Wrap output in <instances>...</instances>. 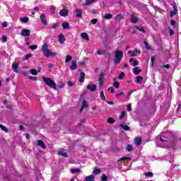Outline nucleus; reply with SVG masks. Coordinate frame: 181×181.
Listing matches in <instances>:
<instances>
[{
  "label": "nucleus",
  "instance_id": "338daca9",
  "mask_svg": "<svg viewBox=\"0 0 181 181\" xmlns=\"http://www.w3.org/2000/svg\"><path fill=\"white\" fill-rule=\"evenodd\" d=\"M2 27H3V28H7V27H8V23H5V22L3 23H2Z\"/></svg>",
  "mask_w": 181,
  "mask_h": 181
},
{
  "label": "nucleus",
  "instance_id": "9d476101",
  "mask_svg": "<svg viewBox=\"0 0 181 181\" xmlns=\"http://www.w3.org/2000/svg\"><path fill=\"white\" fill-rule=\"evenodd\" d=\"M87 89L90 91H95L97 90V86L94 84H89L87 86Z\"/></svg>",
  "mask_w": 181,
  "mask_h": 181
},
{
  "label": "nucleus",
  "instance_id": "72a5a7b5",
  "mask_svg": "<svg viewBox=\"0 0 181 181\" xmlns=\"http://www.w3.org/2000/svg\"><path fill=\"white\" fill-rule=\"evenodd\" d=\"M113 87L117 89L119 88V82L115 81V83H113Z\"/></svg>",
  "mask_w": 181,
  "mask_h": 181
},
{
  "label": "nucleus",
  "instance_id": "4d7b16f0",
  "mask_svg": "<svg viewBox=\"0 0 181 181\" xmlns=\"http://www.w3.org/2000/svg\"><path fill=\"white\" fill-rule=\"evenodd\" d=\"M78 64H79V66H84V64H86V62L81 61V62H78Z\"/></svg>",
  "mask_w": 181,
  "mask_h": 181
},
{
  "label": "nucleus",
  "instance_id": "aec40b11",
  "mask_svg": "<svg viewBox=\"0 0 181 181\" xmlns=\"http://www.w3.org/2000/svg\"><path fill=\"white\" fill-rule=\"evenodd\" d=\"M86 78V74L84 72H81L79 81L80 83H84V78Z\"/></svg>",
  "mask_w": 181,
  "mask_h": 181
},
{
  "label": "nucleus",
  "instance_id": "ddd939ff",
  "mask_svg": "<svg viewBox=\"0 0 181 181\" xmlns=\"http://www.w3.org/2000/svg\"><path fill=\"white\" fill-rule=\"evenodd\" d=\"M13 70L15 73H18V69H19V62H15L12 64Z\"/></svg>",
  "mask_w": 181,
  "mask_h": 181
},
{
  "label": "nucleus",
  "instance_id": "6ab92c4d",
  "mask_svg": "<svg viewBox=\"0 0 181 181\" xmlns=\"http://www.w3.org/2000/svg\"><path fill=\"white\" fill-rule=\"evenodd\" d=\"M59 155L61 156H64V158H67V153L64 151V150L62 149L59 151H58Z\"/></svg>",
  "mask_w": 181,
  "mask_h": 181
},
{
  "label": "nucleus",
  "instance_id": "393cba45",
  "mask_svg": "<svg viewBox=\"0 0 181 181\" xmlns=\"http://www.w3.org/2000/svg\"><path fill=\"white\" fill-rule=\"evenodd\" d=\"M112 18V14L111 13H107V14H105L103 17V19H106L107 21H110V19H111Z\"/></svg>",
  "mask_w": 181,
  "mask_h": 181
},
{
  "label": "nucleus",
  "instance_id": "37998d69",
  "mask_svg": "<svg viewBox=\"0 0 181 181\" xmlns=\"http://www.w3.org/2000/svg\"><path fill=\"white\" fill-rule=\"evenodd\" d=\"M107 180H108V177L105 174H103L102 181H107Z\"/></svg>",
  "mask_w": 181,
  "mask_h": 181
},
{
  "label": "nucleus",
  "instance_id": "6e6d98bb",
  "mask_svg": "<svg viewBox=\"0 0 181 181\" xmlns=\"http://www.w3.org/2000/svg\"><path fill=\"white\" fill-rule=\"evenodd\" d=\"M25 42L26 46H29V45H30V42H29V38H25Z\"/></svg>",
  "mask_w": 181,
  "mask_h": 181
},
{
  "label": "nucleus",
  "instance_id": "7ed1b4c3",
  "mask_svg": "<svg viewBox=\"0 0 181 181\" xmlns=\"http://www.w3.org/2000/svg\"><path fill=\"white\" fill-rule=\"evenodd\" d=\"M122 57H124V52L121 50H116L115 57L114 59L115 64H119L121 63V60H122Z\"/></svg>",
  "mask_w": 181,
  "mask_h": 181
},
{
  "label": "nucleus",
  "instance_id": "774afa93",
  "mask_svg": "<svg viewBox=\"0 0 181 181\" xmlns=\"http://www.w3.org/2000/svg\"><path fill=\"white\" fill-rule=\"evenodd\" d=\"M163 67H164L165 69H170V65L166 64V65L163 66Z\"/></svg>",
  "mask_w": 181,
  "mask_h": 181
},
{
  "label": "nucleus",
  "instance_id": "0eeeda50",
  "mask_svg": "<svg viewBox=\"0 0 181 181\" xmlns=\"http://www.w3.org/2000/svg\"><path fill=\"white\" fill-rule=\"evenodd\" d=\"M59 15L60 16H63L64 18H66V16H69V9L63 8L60 10Z\"/></svg>",
  "mask_w": 181,
  "mask_h": 181
},
{
  "label": "nucleus",
  "instance_id": "f03ea898",
  "mask_svg": "<svg viewBox=\"0 0 181 181\" xmlns=\"http://www.w3.org/2000/svg\"><path fill=\"white\" fill-rule=\"evenodd\" d=\"M48 47L49 46L46 43L42 45V50L44 56H45V57H54L57 53L50 52Z\"/></svg>",
  "mask_w": 181,
  "mask_h": 181
},
{
  "label": "nucleus",
  "instance_id": "ea45409f",
  "mask_svg": "<svg viewBox=\"0 0 181 181\" xmlns=\"http://www.w3.org/2000/svg\"><path fill=\"white\" fill-rule=\"evenodd\" d=\"M134 71L135 74L138 75V74H139V73H141V69H138V67H135L134 69Z\"/></svg>",
  "mask_w": 181,
  "mask_h": 181
},
{
  "label": "nucleus",
  "instance_id": "603ef678",
  "mask_svg": "<svg viewBox=\"0 0 181 181\" xmlns=\"http://www.w3.org/2000/svg\"><path fill=\"white\" fill-rule=\"evenodd\" d=\"M168 30L170 36H173V35H175V32H173V30H172V28H169Z\"/></svg>",
  "mask_w": 181,
  "mask_h": 181
},
{
  "label": "nucleus",
  "instance_id": "473e14b6",
  "mask_svg": "<svg viewBox=\"0 0 181 181\" xmlns=\"http://www.w3.org/2000/svg\"><path fill=\"white\" fill-rule=\"evenodd\" d=\"M30 71L33 76H37V71L36 69H30Z\"/></svg>",
  "mask_w": 181,
  "mask_h": 181
},
{
  "label": "nucleus",
  "instance_id": "4be33fe9",
  "mask_svg": "<svg viewBox=\"0 0 181 181\" xmlns=\"http://www.w3.org/2000/svg\"><path fill=\"white\" fill-rule=\"evenodd\" d=\"M119 127L122 128V129H124V131H129V129H131L128 125L124 124H120Z\"/></svg>",
  "mask_w": 181,
  "mask_h": 181
},
{
  "label": "nucleus",
  "instance_id": "58836bf2",
  "mask_svg": "<svg viewBox=\"0 0 181 181\" xmlns=\"http://www.w3.org/2000/svg\"><path fill=\"white\" fill-rule=\"evenodd\" d=\"M88 105L86 102H83L81 107V112H83V110H84V108L87 107Z\"/></svg>",
  "mask_w": 181,
  "mask_h": 181
},
{
  "label": "nucleus",
  "instance_id": "2eb2a0df",
  "mask_svg": "<svg viewBox=\"0 0 181 181\" xmlns=\"http://www.w3.org/2000/svg\"><path fill=\"white\" fill-rule=\"evenodd\" d=\"M173 11H170V16L173 17L176 15V13H177V7H176V6H173Z\"/></svg>",
  "mask_w": 181,
  "mask_h": 181
},
{
  "label": "nucleus",
  "instance_id": "c03bdc74",
  "mask_svg": "<svg viewBox=\"0 0 181 181\" xmlns=\"http://www.w3.org/2000/svg\"><path fill=\"white\" fill-rule=\"evenodd\" d=\"M0 128H1V129H2V131H4V132H8V129H6V127H5V126H4L1 124H0Z\"/></svg>",
  "mask_w": 181,
  "mask_h": 181
},
{
  "label": "nucleus",
  "instance_id": "412c9836",
  "mask_svg": "<svg viewBox=\"0 0 181 181\" xmlns=\"http://www.w3.org/2000/svg\"><path fill=\"white\" fill-rule=\"evenodd\" d=\"M93 2H97V0H86L85 1V6H88V5H91Z\"/></svg>",
  "mask_w": 181,
  "mask_h": 181
},
{
  "label": "nucleus",
  "instance_id": "dca6fc26",
  "mask_svg": "<svg viewBox=\"0 0 181 181\" xmlns=\"http://www.w3.org/2000/svg\"><path fill=\"white\" fill-rule=\"evenodd\" d=\"M76 18H83V10L76 9Z\"/></svg>",
  "mask_w": 181,
  "mask_h": 181
},
{
  "label": "nucleus",
  "instance_id": "bb28decb",
  "mask_svg": "<svg viewBox=\"0 0 181 181\" xmlns=\"http://www.w3.org/2000/svg\"><path fill=\"white\" fill-rule=\"evenodd\" d=\"M71 59H73V57H71V55H67L65 59V63H69V62H71Z\"/></svg>",
  "mask_w": 181,
  "mask_h": 181
},
{
  "label": "nucleus",
  "instance_id": "79ce46f5",
  "mask_svg": "<svg viewBox=\"0 0 181 181\" xmlns=\"http://www.w3.org/2000/svg\"><path fill=\"white\" fill-rule=\"evenodd\" d=\"M136 29H138V30H140V32H142L143 33H145V29H144V28L142 27H138V26H135Z\"/></svg>",
  "mask_w": 181,
  "mask_h": 181
},
{
  "label": "nucleus",
  "instance_id": "c9c22d12",
  "mask_svg": "<svg viewBox=\"0 0 181 181\" xmlns=\"http://www.w3.org/2000/svg\"><path fill=\"white\" fill-rule=\"evenodd\" d=\"M144 43H145L146 49L147 50H152V47L151 45H148V42H144Z\"/></svg>",
  "mask_w": 181,
  "mask_h": 181
},
{
  "label": "nucleus",
  "instance_id": "b1692460",
  "mask_svg": "<svg viewBox=\"0 0 181 181\" xmlns=\"http://www.w3.org/2000/svg\"><path fill=\"white\" fill-rule=\"evenodd\" d=\"M20 22H21L22 23H28L29 22V18L28 17L21 18Z\"/></svg>",
  "mask_w": 181,
  "mask_h": 181
},
{
  "label": "nucleus",
  "instance_id": "052dcab7",
  "mask_svg": "<svg viewBox=\"0 0 181 181\" xmlns=\"http://www.w3.org/2000/svg\"><path fill=\"white\" fill-rule=\"evenodd\" d=\"M30 80H33V81H37V78H36V77L34 76H30L29 77Z\"/></svg>",
  "mask_w": 181,
  "mask_h": 181
},
{
  "label": "nucleus",
  "instance_id": "e433bc0d",
  "mask_svg": "<svg viewBox=\"0 0 181 181\" xmlns=\"http://www.w3.org/2000/svg\"><path fill=\"white\" fill-rule=\"evenodd\" d=\"M144 175L146 177H152L153 176V174L151 172L145 173Z\"/></svg>",
  "mask_w": 181,
  "mask_h": 181
},
{
  "label": "nucleus",
  "instance_id": "9b49d317",
  "mask_svg": "<svg viewBox=\"0 0 181 181\" xmlns=\"http://www.w3.org/2000/svg\"><path fill=\"white\" fill-rule=\"evenodd\" d=\"M64 40H66V38H64V35L63 34H60L58 36L59 43H60L61 45H63V43H64Z\"/></svg>",
  "mask_w": 181,
  "mask_h": 181
},
{
  "label": "nucleus",
  "instance_id": "69168bd1",
  "mask_svg": "<svg viewBox=\"0 0 181 181\" xmlns=\"http://www.w3.org/2000/svg\"><path fill=\"white\" fill-rule=\"evenodd\" d=\"M180 108H181V104H179L177 108V112H179V111H180Z\"/></svg>",
  "mask_w": 181,
  "mask_h": 181
},
{
  "label": "nucleus",
  "instance_id": "5701e85b",
  "mask_svg": "<svg viewBox=\"0 0 181 181\" xmlns=\"http://www.w3.org/2000/svg\"><path fill=\"white\" fill-rule=\"evenodd\" d=\"M81 36L82 39H85V40H90V38L88 37V35L87 34V33H82L81 34Z\"/></svg>",
  "mask_w": 181,
  "mask_h": 181
},
{
  "label": "nucleus",
  "instance_id": "423d86ee",
  "mask_svg": "<svg viewBox=\"0 0 181 181\" xmlns=\"http://www.w3.org/2000/svg\"><path fill=\"white\" fill-rule=\"evenodd\" d=\"M21 35L23 37H29L30 36V30L29 29H23L21 33Z\"/></svg>",
  "mask_w": 181,
  "mask_h": 181
},
{
  "label": "nucleus",
  "instance_id": "2f4dec72",
  "mask_svg": "<svg viewBox=\"0 0 181 181\" xmlns=\"http://www.w3.org/2000/svg\"><path fill=\"white\" fill-rule=\"evenodd\" d=\"M100 97L103 101H105V95H104V91L100 92Z\"/></svg>",
  "mask_w": 181,
  "mask_h": 181
},
{
  "label": "nucleus",
  "instance_id": "a211bd4d",
  "mask_svg": "<svg viewBox=\"0 0 181 181\" xmlns=\"http://www.w3.org/2000/svg\"><path fill=\"white\" fill-rule=\"evenodd\" d=\"M95 177H94V175H90L87 177H86L85 180L86 181H95Z\"/></svg>",
  "mask_w": 181,
  "mask_h": 181
},
{
  "label": "nucleus",
  "instance_id": "20e7f679",
  "mask_svg": "<svg viewBox=\"0 0 181 181\" xmlns=\"http://www.w3.org/2000/svg\"><path fill=\"white\" fill-rule=\"evenodd\" d=\"M42 81L44 83H45V84H47V86H48V87H51L52 88H54V90H56V83L52 80V78L42 76Z\"/></svg>",
  "mask_w": 181,
  "mask_h": 181
},
{
  "label": "nucleus",
  "instance_id": "09e8293b",
  "mask_svg": "<svg viewBox=\"0 0 181 181\" xmlns=\"http://www.w3.org/2000/svg\"><path fill=\"white\" fill-rule=\"evenodd\" d=\"M124 117H125V112H122V114L119 115V119H123Z\"/></svg>",
  "mask_w": 181,
  "mask_h": 181
},
{
  "label": "nucleus",
  "instance_id": "0e129e2a",
  "mask_svg": "<svg viewBox=\"0 0 181 181\" xmlns=\"http://www.w3.org/2000/svg\"><path fill=\"white\" fill-rule=\"evenodd\" d=\"M136 66H138V62H136V60H134L133 62V66L136 67Z\"/></svg>",
  "mask_w": 181,
  "mask_h": 181
},
{
  "label": "nucleus",
  "instance_id": "1a4fd4ad",
  "mask_svg": "<svg viewBox=\"0 0 181 181\" xmlns=\"http://www.w3.org/2000/svg\"><path fill=\"white\" fill-rule=\"evenodd\" d=\"M40 19L42 23V25H47V20L46 19V15L45 13H42L40 16Z\"/></svg>",
  "mask_w": 181,
  "mask_h": 181
},
{
  "label": "nucleus",
  "instance_id": "39448f33",
  "mask_svg": "<svg viewBox=\"0 0 181 181\" xmlns=\"http://www.w3.org/2000/svg\"><path fill=\"white\" fill-rule=\"evenodd\" d=\"M104 77H105V74L100 72L98 77V84L100 87H103L104 86Z\"/></svg>",
  "mask_w": 181,
  "mask_h": 181
},
{
  "label": "nucleus",
  "instance_id": "864d4df0",
  "mask_svg": "<svg viewBox=\"0 0 181 181\" xmlns=\"http://www.w3.org/2000/svg\"><path fill=\"white\" fill-rule=\"evenodd\" d=\"M1 40H2V42H7V40H8V37H7L6 35H4V36H3V37H1Z\"/></svg>",
  "mask_w": 181,
  "mask_h": 181
},
{
  "label": "nucleus",
  "instance_id": "7c9ffc66",
  "mask_svg": "<svg viewBox=\"0 0 181 181\" xmlns=\"http://www.w3.org/2000/svg\"><path fill=\"white\" fill-rule=\"evenodd\" d=\"M108 124H114L115 122V119L112 117H110L107 119Z\"/></svg>",
  "mask_w": 181,
  "mask_h": 181
},
{
  "label": "nucleus",
  "instance_id": "de8ad7c7",
  "mask_svg": "<svg viewBox=\"0 0 181 181\" xmlns=\"http://www.w3.org/2000/svg\"><path fill=\"white\" fill-rule=\"evenodd\" d=\"M29 49H30L31 50H35V49H37V45H30L29 47Z\"/></svg>",
  "mask_w": 181,
  "mask_h": 181
},
{
  "label": "nucleus",
  "instance_id": "3c124183",
  "mask_svg": "<svg viewBox=\"0 0 181 181\" xmlns=\"http://www.w3.org/2000/svg\"><path fill=\"white\" fill-rule=\"evenodd\" d=\"M120 160H131V158H129V157H122Z\"/></svg>",
  "mask_w": 181,
  "mask_h": 181
},
{
  "label": "nucleus",
  "instance_id": "f704fd0d",
  "mask_svg": "<svg viewBox=\"0 0 181 181\" xmlns=\"http://www.w3.org/2000/svg\"><path fill=\"white\" fill-rule=\"evenodd\" d=\"M124 77H125V73L121 72L118 77L119 80H124Z\"/></svg>",
  "mask_w": 181,
  "mask_h": 181
},
{
  "label": "nucleus",
  "instance_id": "f3484780",
  "mask_svg": "<svg viewBox=\"0 0 181 181\" xmlns=\"http://www.w3.org/2000/svg\"><path fill=\"white\" fill-rule=\"evenodd\" d=\"M69 69H70V70H76V69H77V62L73 60L72 61V64L69 67Z\"/></svg>",
  "mask_w": 181,
  "mask_h": 181
},
{
  "label": "nucleus",
  "instance_id": "680f3d73",
  "mask_svg": "<svg viewBox=\"0 0 181 181\" xmlns=\"http://www.w3.org/2000/svg\"><path fill=\"white\" fill-rule=\"evenodd\" d=\"M153 63H155V57H151V66H153Z\"/></svg>",
  "mask_w": 181,
  "mask_h": 181
},
{
  "label": "nucleus",
  "instance_id": "49530a36",
  "mask_svg": "<svg viewBox=\"0 0 181 181\" xmlns=\"http://www.w3.org/2000/svg\"><path fill=\"white\" fill-rule=\"evenodd\" d=\"M90 22L92 25H95V23L98 22V20L97 18H94V19H92Z\"/></svg>",
  "mask_w": 181,
  "mask_h": 181
},
{
  "label": "nucleus",
  "instance_id": "4c0bfd02",
  "mask_svg": "<svg viewBox=\"0 0 181 181\" xmlns=\"http://www.w3.org/2000/svg\"><path fill=\"white\" fill-rule=\"evenodd\" d=\"M100 173H101L100 169H95L93 170V175H100Z\"/></svg>",
  "mask_w": 181,
  "mask_h": 181
},
{
  "label": "nucleus",
  "instance_id": "8fccbe9b",
  "mask_svg": "<svg viewBox=\"0 0 181 181\" xmlns=\"http://www.w3.org/2000/svg\"><path fill=\"white\" fill-rule=\"evenodd\" d=\"M56 12V6H51V13H54Z\"/></svg>",
  "mask_w": 181,
  "mask_h": 181
},
{
  "label": "nucleus",
  "instance_id": "6e6552de",
  "mask_svg": "<svg viewBox=\"0 0 181 181\" xmlns=\"http://www.w3.org/2000/svg\"><path fill=\"white\" fill-rule=\"evenodd\" d=\"M129 54H130L131 57H134V56H138L139 53H141V51H138L137 49L136 50H129L128 51Z\"/></svg>",
  "mask_w": 181,
  "mask_h": 181
},
{
  "label": "nucleus",
  "instance_id": "c85d7f7f",
  "mask_svg": "<svg viewBox=\"0 0 181 181\" xmlns=\"http://www.w3.org/2000/svg\"><path fill=\"white\" fill-rule=\"evenodd\" d=\"M62 28L63 29H69V23L67 22L62 23Z\"/></svg>",
  "mask_w": 181,
  "mask_h": 181
},
{
  "label": "nucleus",
  "instance_id": "a878e982",
  "mask_svg": "<svg viewBox=\"0 0 181 181\" xmlns=\"http://www.w3.org/2000/svg\"><path fill=\"white\" fill-rule=\"evenodd\" d=\"M134 150V148L131 146V144H127L126 146V151H127V152H132V151Z\"/></svg>",
  "mask_w": 181,
  "mask_h": 181
},
{
  "label": "nucleus",
  "instance_id": "f257e3e1",
  "mask_svg": "<svg viewBox=\"0 0 181 181\" xmlns=\"http://www.w3.org/2000/svg\"><path fill=\"white\" fill-rule=\"evenodd\" d=\"M169 135H170V134H169V132H166V133H163L162 134V137H160L159 139L157 141V146H159L160 148H168V146H165L168 144H169V142L168 141V138H169Z\"/></svg>",
  "mask_w": 181,
  "mask_h": 181
},
{
  "label": "nucleus",
  "instance_id": "a18cd8bd",
  "mask_svg": "<svg viewBox=\"0 0 181 181\" xmlns=\"http://www.w3.org/2000/svg\"><path fill=\"white\" fill-rule=\"evenodd\" d=\"M71 173H78V172H80V169H78V168L71 169Z\"/></svg>",
  "mask_w": 181,
  "mask_h": 181
},
{
  "label": "nucleus",
  "instance_id": "e2e57ef3",
  "mask_svg": "<svg viewBox=\"0 0 181 181\" xmlns=\"http://www.w3.org/2000/svg\"><path fill=\"white\" fill-rule=\"evenodd\" d=\"M124 92H121V93H117V95H116V97L117 98H118V97H119V96H121V95H124Z\"/></svg>",
  "mask_w": 181,
  "mask_h": 181
},
{
  "label": "nucleus",
  "instance_id": "5fc2aeb1",
  "mask_svg": "<svg viewBox=\"0 0 181 181\" xmlns=\"http://www.w3.org/2000/svg\"><path fill=\"white\" fill-rule=\"evenodd\" d=\"M110 93H112V94H114V93H115V90H114V88H107V91H110Z\"/></svg>",
  "mask_w": 181,
  "mask_h": 181
},
{
  "label": "nucleus",
  "instance_id": "13d9d810",
  "mask_svg": "<svg viewBox=\"0 0 181 181\" xmlns=\"http://www.w3.org/2000/svg\"><path fill=\"white\" fill-rule=\"evenodd\" d=\"M98 54H99V55L104 54V51H103L101 49L98 50Z\"/></svg>",
  "mask_w": 181,
  "mask_h": 181
},
{
  "label": "nucleus",
  "instance_id": "c756f323",
  "mask_svg": "<svg viewBox=\"0 0 181 181\" xmlns=\"http://www.w3.org/2000/svg\"><path fill=\"white\" fill-rule=\"evenodd\" d=\"M30 57H32V54H27L23 57V60H28Z\"/></svg>",
  "mask_w": 181,
  "mask_h": 181
},
{
  "label": "nucleus",
  "instance_id": "f8f14e48",
  "mask_svg": "<svg viewBox=\"0 0 181 181\" xmlns=\"http://www.w3.org/2000/svg\"><path fill=\"white\" fill-rule=\"evenodd\" d=\"M142 143V139L141 137H136L134 139V144L136 146H139Z\"/></svg>",
  "mask_w": 181,
  "mask_h": 181
},
{
  "label": "nucleus",
  "instance_id": "4468645a",
  "mask_svg": "<svg viewBox=\"0 0 181 181\" xmlns=\"http://www.w3.org/2000/svg\"><path fill=\"white\" fill-rule=\"evenodd\" d=\"M37 146H41L42 148V149H46V144H45V142H43V141L38 140L37 141Z\"/></svg>",
  "mask_w": 181,
  "mask_h": 181
},
{
  "label": "nucleus",
  "instance_id": "bf43d9fd",
  "mask_svg": "<svg viewBox=\"0 0 181 181\" xmlns=\"http://www.w3.org/2000/svg\"><path fill=\"white\" fill-rule=\"evenodd\" d=\"M127 111H132V107H131V105H128L127 107Z\"/></svg>",
  "mask_w": 181,
  "mask_h": 181
},
{
  "label": "nucleus",
  "instance_id": "cd10ccee",
  "mask_svg": "<svg viewBox=\"0 0 181 181\" xmlns=\"http://www.w3.org/2000/svg\"><path fill=\"white\" fill-rule=\"evenodd\" d=\"M131 19L132 23H136L138 22V18L135 17L134 16H131Z\"/></svg>",
  "mask_w": 181,
  "mask_h": 181
},
{
  "label": "nucleus",
  "instance_id": "a19ab883",
  "mask_svg": "<svg viewBox=\"0 0 181 181\" xmlns=\"http://www.w3.org/2000/svg\"><path fill=\"white\" fill-rule=\"evenodd\" d=\"M144 80V77H142V76H137V80H136V81H137V83H139V84H141L142 82H141V81H143Z\"/></svg>",
  "mask_w": 181,
  "mask_h": 181
}]
</instances>
